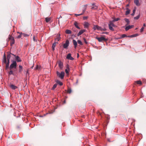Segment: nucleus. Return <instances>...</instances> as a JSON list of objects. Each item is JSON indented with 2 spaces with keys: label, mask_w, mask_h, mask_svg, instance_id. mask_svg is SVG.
<instances>
[{
  "label": "nucleus",
  "mask_w": 146,
  "mask_h": 146,
  "mask_svg": "<svg viewBox=\"0 0 146 146\" xmlns=\"http://www.w3.org/2000/svg\"><path fill=\"white\" fill-rule=\"evenodd\" d=\"M12 54L13 55H14L15 56V55H14V54H11V53H10L9 54L7 55V62H9V60L11 58V54Z\"/></svg>",
  "instance_id": "obj_10"
},
{
  "label": "nucleus",
  "mask_w": 146,
  "mask_h": 146,
  "mask_svg": "<svg viewBox=\"0 0 146 146\" xmlns=\"http://www.w3.org/2000/svg\"><path fill=\"white\" fill-rule=\"evenodd\" d=\"M108 26H109V28L110 30H112V31H114V29L112 27V26H110V25H108Z\"/></svg>",
  "instance_id": "obj_37"
},
{
  "label": "nucleus",
  "mask_w": 146,
  "mask_h": 146,
  "mask_svg": "<svg viewBox=\"0 0 146 146\" xmlns=\"http://www.w3.org/2000/svg\"><path fill=\"white\" fill-rule=\"evenodd\" d=\"M40 67L38 66V65H36L35 68V69L36 70L39 69Z\"/></svg>",
  "instance_id": "obj_42"
},
{
  "label": "nucleus",
  "mask_w": 146,
  "mask_h": 146,
  "mask_svg": "<svg viewBox=\"0 0 146 146\" xmlns=\"http://www.w3.org/2000/svg\"><path fill=\"white\" fill-rule=\"evenodd\" d=\"M79 56V54H78V57Z\"/></svg>",
  "instance_id": "obj_58"
},
{
  "label": "nucleus",
  "mask_w": 146,
  "mask_h": 146,
  "mask_svg": "<svg viewBox=\"0 0 146 146\" xmlns=\"http://www.w3.org/2000/svg\"><path fill=\"white\" fill-rule=\"evenodd\" d=\"M92 5H93V6H95L94 5V3H93L92 4Z\"/></svg>",
  "instance_id": "obj_55"
},
{
  "label": "nucleus",
  "mask_w": 146,
  "mask_h": 146,
  "mask_svg": "<svg viewBox=\"0 0 146 146\" xmlns=\"http://www.w3.org/2000/svg\"><path fill=\"white\" fill-rule=\"evenodd\" d=\"M130 11L129 10H127V11H126V13H125L126 15H127L129 14L130 13Z\"/></svg>",
  "instance_id": "obj_40"
},
{
  "label": "nucleus",
  "mask_w": 146,
  "mask_h": 146,
  "mask_svg": "<svg viewBox=\"0 0 146 146\" xmlns=\"http://www.w3.org/2000/svg\"><path fill=\"white\" fill-rule=\"evenodd\" d=\"M73 31H75V32H76V33L77 32V31H76L75 30H74V29H73Z\"/></svg>",
  "instance_id": "obj_52"
},
{
  "label": "nucleus",
  "mask_w": 146,
  "mask_h": 146,
  "mask_svg": "<svg viewBox=\"0 0 146 146\" xmlns=\"http://www.w3.org/2000/svg\"><path fill=\"white\" fill-rule=\"evenodd\" d=\"M113 22H112V21H110L109 23V24L108 25H110V26L114 27L115 26L114 24L113 23Z\"/></svg>",
  "instance_id": "obj_27"
},
{
  "label": "nucleus",
  "mask_w": 146,
  "mask_h": 146,
  "mask_svg": "<svg viewBox=\"0 0 146 146\" xmlns=\"http://www.w3.org/2000/svg\"><path fill=\"white\" fill-rule=\"evenodd\" d=\"M89 25V24L88 22H85L84 24V28H88Z\"/></svg>",
  "instance_id": "obj_12"
},
{
  "label": "nucleus",
  "mask_w": 146,
  "mask_h": 146,
  "mask_svg": "<svg viewBox=\"0 0 146 146\" xmlns=\"http://www.w3.org/2000/svg\"><path fill=\"white\" fill-rule=\"evenodd\" d=\"M87 17H83V19H87Z\"/></svg>",
  "instance_id": "obj_48"
},
{
  "label": "nucleus",
  "mask_w": 146,
  "mask_h": 146,
  "mask_svg": "<svg viewBox=\"0 0 146 146\" xmlns=\"http://www.w3.org/2000/svg\"><path fill=\"white\" fill-rule=\"evenodd\" d=\"M85 30H80L78 33L77 34V36H79L80 35H81V34H82L84 32H85Z\"/></svg>",
  "instance_id": "obj_17"
},
{
  "label": "nucleus",
  "mask_w": 146,
  "mask_h": 146,
  "mask_svg": "<svg viewBox=\"0 0 146 146\" xmlns=\"http://www.w3.org/2000/svg\"><path fill=\"white\" fill-rule=\"evenodd\" d=\"M58 43L57 42H55L54 43H53L52 45V49L53 51L54 50V48L55 47V46L56 45V44Z\"/></svg>",
  "instance_id": "obj_16"
},
{
  "label": "nucleus",
  "mask_w": 146,
  "mask_h": 146,
  "mask_svg": "<svg viewBox=\"0 0 146 146\" xmlns=\"http://www.w3.org/2000/svg\"><path fill=\"white\" fill-rule=\"evenodd\" d=\"M134 14H135V13H134V12H133L131 14V15H132V16H133L134 15Z\"/></svg>",
  "instance_id": "obj_49"
},
{
  "label": "nucleus",
  "mask_w": 146,
  "mask_h": 146,
  "mask_svg": "<svg viewBox=\"0 0 146 146\" xmlns=\"http://www.w3.org/2000/svg\"><path fill=\"white\" fill-rule=\"evenodd\" d=\"M56 73L59 78L61 79H63L64 78L65 74L64 72L62 71L60 73L58 71H56Z\"/></svg>",
  "instance_id": "obj_1"
},
{
  "label": "nucleus",
  "mask_w": 146,
  "mask_h": 146,
  "mask_svg": "<svg viewBox=\"0 0 146 146\" xmlns=\"http://www.w3.org/2000/svg\"><path fill=\"white\" fill-rule=\"evenodd\" d=\"M19 72L21 73L22 71H23V66L21 65H19Z\"/></svg>",
  "instance_id": "obj_23"
},
{
  "label": "nucleus",
  "mask_w": 146,
  "mask_h": 146,
  "mask_svg": "<svg viewBox=\"0 0 146 146\" xmlns=\"http://www.w3.org/2000/svg\"><path fill=\"white\" fill-rule=\"evenodd\" d=\"M3 62L5 63V64H6V69H8L9 68V62H7L5 54L4 56Z\"/></svg>",
  "instance_id": "obj_2"
},
{
  "label": "nucleus",
  "mask_w": 146,
  "mask_h": 146,
  "mask_svg": "<svg viewBox=\"0 0 146 146\" xmlns=\"http://www.w3.org/2000/svg\"><path fill=\"white\" fill-rule=\"evenodd\" d=\"M57 86V84H54L52 88V89L54 90L56 87Z\"/></svg>",
  "instance_id": "obj_36"
},
{
  "label": "nucleus",
  "mask_w": 146,
  "mask_h": 146,
  "mask_svg": "<svg viewBox=\"0 0 146 146\" xmlns=\"http://www.w3.org/2000/svg\"><path fill=\"white\" fill-rule=\"evenodd\" d=\"M60 17L62 18V17L60 16Z\"/></svg>",
  "instance_id": "obj_59"
},
{
  "label": "nucleus",
  "mask_w": 146,
  "mask_h": 146,
  "mask_svg": "<svg viewBox=\"0 0 146 146\" xmlns=\"http://www.w3.org/2000/svg\"><path fill=\"white\" fill-rule=\"evenodd\" d=\"M124 20L127 23V25H128L129 24L130 21L128 19L125 18L124 19Z\"/></svg>",
  "instance_id": "obj_24"
},
{
  "label": "nucleus",
  "mask_w": 146,
  "mask_h": 146,
  "mask_svg": "<svg viewBox=\"0 0 146 146\" xmlns=\"http://www.w3.org/2000/svg\"><path fill=\"white\" fill-rule=\"evenodd\" d=\"M9 86L13 90H15L17 88V86L12 84H11Z\"/></svg>",
  "instance_id": "obj_14"
},
{
  "label": "nucleus",
  "mask_w": 146,
  "mask_h": 146,
  "mask_svg": "<svg viewBox=\"0 0 146 146\" xmlns=\"http://www.w3.org/2000/svg\"><path fill=\"white\" fill-rule=\"evenodd\" d=\"M133 27V25H129L126 27L125 28V30L126 31H127L129 29L132 28Z\"/></svg>",
  "instance_id": "obj_13"
},
{
  "label": "nucleus",
  "mask_w": 146,
  "mask_h": 146,
  "mask_svg": "<svg viewBox=\"0 0 146 146\" xmlns=\"http://www.w3.org/2000/svg\"><path fill=\"white\" fill-rule=\"evenodd\" d=\"M59 67L60 68H62L63 67V64L62 62L60 61H59L58 62Z\"/></svg>",
  "instance_id": "obj_11"
},
{
  "label": "nucleus",
  "mask_w": 146,
  "mask_h": 146,
  "mask_svg": "<svg viewBox=\"0 0 146 146\" xmlns=\"http://www.w3.org/2000/svg\"><path fill=\"white\" fill-rule=\"evenodd\" d=\"M33 40L34 41H37V40L35 39V36H33Z\"/></svg>",
  "instance_id": "obj_47"
},
{
  "label": "nucleus",
  "mask_w": 146,
  "mask_h": 146,
  "mask_svg": "<svg viewBox=\"0 0 146 146\" xmlns=\"http://www.w3.org/2000/svg\"><path fill=\"white\" fill-rule=\"evenodd\" d=\"M93 29L94 30H95L96 29H97L98 30L100 31V30H101V27L97 25H94Z\"/></svg>",
  "instance_id": "obj_9"
},
{
  "label": "nucleus",
  "mask_w": 146,
  "mask_h": 146,
  "mask_svg": "<svg viewBox=\"0 0 146 146\" xmlns=\"http://www.w3.org/2000/svg\"><path fill=\"white\" fill-rule=\"evenodd\" d=\"M20 35H18L17 37V38H20L22 36V35H21V33H20Z\"/></svg>",
  "instance_id": "obj_41"
},
{
  "label": "nucleus",
  "mask_w": 146,
  "mask_h": 146,
  "mask_svg": "<svg viewBox=\"0 0 146 146\" xmlns=\"http://www.w3.org/2000/svg\"><path fill=\"white\" fill-rule=\"evenodd\" d=\"M28 74H29L28 73V71L27 70L26 72V76Z\"/></svg>",
  "instance_id": "obj_50"
},
{
  "label": "nucleus",
  "mask_w": 146,
  "mask_h": 146,
  "mask_svg": "<svg viewBox=\"0 0 146 146\" xmlns=\"http://www.w3.org/2000/svg\"><path fill=\"white\" fill-rule=\"evenodd\" d=\"M60 35L59 34L57 35V38H55V40H57L58 41H59L61 38L60 37Z\"/></svg>",
  "instance_id": "obj_18"
},
{
  "label": "nucleus",
  "mask_w": 146,
  "mask_h": 146,
  "mask_svg": "<svg viewBox=\"0 0 146 146\" xmlns=\"http://www.w3.org/2000/svg\"><path fill=\"white\" fill-rule=\"evenodd\" d=\"M143 26L144 27H145L146 26V25H145V23H144V24H143Z\"/></svg>",
  "instance_id": "obj_54"
},
{
  "label": "nucleus",
  "mask_w": 146,
  "mask_h": 146,
  "mask_svg": "<svg viewBox=\"0 0 146 146\" xmlns=\"http://www.w3.org/2000/svg\"><path fill=\"white\" fill-rule=\"evenodd\" d=\"M45 20L46 23H48L51 20V18L50 17H46L45 18Z\"/></svg>",
  "instance_id": "obj_22"
},
{
  "label": "nucleus",
  "mask_w": 146,
  "mask_h": 146,
  "mask_svg": "<svg viewBox=\"0 0 146 146\" xmlns=\"http://www.w3.org/2000/svg\"><path fill=\"white\" fill-rule=\"evenodd\" d=\"M134 3L137 6H139L140 5L139 0H134Z\"/></svg>",
  "instance_id": "obj_19"
},
{
  "label": "nucleus",
  "mask_w": 146,
  "mask_h": 146,
  "mask_svg": "<svg viewBox=\"0 0 146 146\" xmlns=\"http://www.w3.org/2000/svg\"><path fill=\"white\" fill-rule=\"evenodd\" d=\"M101 30H100V31H106V29L105 28H104L102 29L101 27Z\"/></svg>",
  "instance_id": "obj_46"
},
{
  "label": "nucleus",
  "mask_w": 146,
  "mask_h": 146,
  "mask_svg": "<svg viewBox=\"0 0 146 146\" xmlns=\"http://www.w3.org/2000/svg\"><path fill=\"white\" fill-rule=\"evenodd\" d=\"M144 29V28L143 27H142L141 29V30H140V32H142V31H143V30Z\"/></svg>",
  "instance_id": "obj_45"
},
{
  "label": "nucleus",
  "mask_w": 146,
  "mask_h": 146,
  "mask_svg": "<svg viewBox=\"0 0 146 146\" xmlns=\"http://www.w3.org/2000/svg\"><path fill=\"white\" fill-rule=\"evenodd\" d=\"M77 42L78 44H80L81 45H82L83 44L82 41L80 40H78L77 41Z\"/></svg>",
  "instance_id": "obj_31"
},
{
  "label": "nucleus",
  "mask_w": 146,
  "mask_h": 146,
  "mask_svg": "<svg viewBox=\"0 0 146 146\" xmlns=\"http://www.w3.org/2000/svg\"><path fill=\"white\" fill-rule=\"evenodd\" d=\"M127 37V36L126 35L123 34L121 35V37L120 38H124L125 37Z\"/></svg>",
  "instance_id": "obj_33"
},
{
  "label": "nucleus",
  "mask_w": 146,
  "mask_h": 146,
  "mask_svg": "<svg viewBox=\"0 0 146 146\" xmlns=\"http://www.w3.org/2000/svg\"><path fill=\"white\" fill-rule=\"evenodd\" d=\"M66 58L72 60H73L74 59V58L71 56V54L70 53H69L67 54Z\"/></svg>",
  "instance_id": "obj_8"
},
{
  "label": "nucleus",
  "mask_w": 146,
  "mask_h": 146,
  "mask_svg": "<svg viewBox=\"0 0 146 146\" xmlns=\"http://www.w3.org/2000/svg\"><path fill=\"white\" fill-rule=\"evenodd\" d=\"M134 35H135V36H138V35L137 34H134Z\"/></svg>",
  "instance_id": "obj_51"
},
{
  "label": "nucleus",
  "mask_w": 146,
  "mask_h": 146,
  "mask_svg": "<svg viewBox=\"0 0 146 146\" xmlns=\"http://www.w3.org/2000/svg\"><path fill=\"white\" fill-rule=\"evenodd\" d=\"M97 7L96 6V5H95L94 6V7H92L91 9H97Z\"/></svg>",
  "instance_id": "obj_38"
},
{
  "label": "nucleus",
  "mask_w": 146,
  "mask_h": 146,
  "mask_svg": "<svg viewBox=\"0 0 146 146\" xmlns=\"http://www.w3.org/2000/svg\"><path fill=\"white\" fill-rule=\"evenodd\" d=\"M67 66V69H66L65 70V72L66 73V74H68L69 73V72H68V70H69V68L68 67V65Z\"/></svg>",
  "instance_id": "obj_29"
},
{
  "label": "nucleus",
  "mask_w": 146,
  "mask_h": 146,
  "mask_svg": "<svg viewBox=\"0 0 146 146\" xmlns=\"http://www.w3.org/2000/svg\"><path fill=\"white\" fill-rule=\"evenodd\" d=\"M21 35H22V36H24V37H27L29 36V35L26 34L25 33H21Z\"/></svg>",
  "instance_id": "obj_35"
},
{
  "label": "nucleus",
  "mask_w": 146,
  "mask_h": 146,
  "mask_svg": "<svg viewBox=\"0 0 146 146\" xmlns=\"http://www.w3.org/2000/svg\"><path fill=\"white\" fill-rule=\"evenodd\" d=\"M120 20V19L119 18L114 19L113 21V22H114L115 21H117Z\"/></svg>",
  "instance_id": "obj_30"
},
{
  "label": "nucleus",
  "mask_w": 146,
  "mask_h": 146,
  "mask_svg": "<svg viewBox=\"0 0 146 146\" xmlns=\"http://www.w3.org/2000/svg\"><path fill=\"white\" fill-rule=\"evenodd\" d=\"M135 35H131L130 36H128V37H135Z\"/></svg>",
  "instance_id": "obj_44"
},
{
  "label": "nucleus",
  "mask_w": 146,
  "mask_h": 146,
  "mask_svg": "<svg viewBox=\"0 0 146 146\" xmlns=\"http://www.w3.org/2000/svg\"><path fill=\"white\" fill-rule=\"evenodd\" d=\"M16 60L17 62H21V59L18 56H15Z\"/></svg>",
  "instance_id": "obj_20"
},
{
  "label": "nucleus",
  "mask_w": 146,
  "mask_h": 146,
  "mask_svg": "<svg viewBox=\"0 0 146 146\" xmlns=\"http://www.w3.org/2000/svg\"><path fill=\"white\" fill-rule=\"evenodd\" d=\"M69 42L68 40H66L65 43L63 45V47L64 48H66L69 45Z\"/></svg>",
  "instance_id": "obj_6"
},
{
  "label": "nucleus",
  "mask_w": 146,
  "mask_h": 146,
  "mask_svg": "<svg viewBox=\"0 0 146 146\" xmlns=\"http://www.w3.org/2000/svg\"><path fill=\"white\" fill-rule=\"evenodd\" d=\"M73 44L74 45V48H76L77 45V42L75 40L73 39Z\"/></svg>",
  "instance_id": "obj_15"
},
{
  "label": "nucleus",
  "mask_w": 146,
  "mask_h": 146,
  "mask_svg": "<svg viewBox=\"0 0 146 146\" xmlns=\"http://www.w3.org/2000/svg\"><path fill=\"white\" fill-rule=\"evenodd\" d=\"M56 83L60 86H62L63 85L62 83L58 80L56 81Z\"/></svg>",
  "instance_id": "obj_26"
},
{
  "label": "nucleus",
  "mask_w": 146,
  "mask_h": 146,
  "mask_svg": "<svg viewBox=\"0 0 146 146\" xmlns=\"http://www.w3.org/2000/svg\"><path fill=\"white\" fill-rule=\"evenodd\" d=\"M82 117H84V116H82Z\"/></svg>",
  "instance_id": "obj_60"
},
{
  "label": "nucleus",
  "mask_w": 146,
  "mask_h": 146,
  "mask_svg": "<svg viewBox=\"0 0 146 146\" xmlns=\"http://www.w3.org/2000/svg\"><path fill=\"white\" fill-rule=\"evenodd\" d=\"M65 33L67 34H70L72 32L70 30L67 29Z\"/></svg>",
  "instance_id": "obj_28"
},
{
  "label": "nucleus",
  "mask_w": 146,
  "mask_h": 146,
  "mask_svg": "<svg viewBox=\"0 0 146 146\" xmlns=\"http://www.w3.org/2000/svg\"><path fill=\"white\" fill-rule=\"evenodd\" d=\"M17 67V63L15 61H13V62L11 64L9 67V69L10 70H11L12 68H16Z\"/></svg>",
  "instance_id": "obj_3"
},
{
  "label": "nucleus",
  "mask_w": 146,
  "mask_h": 146,
  "mask_svg": "<svg viewBox=\"0 0 146 146\" xmlns=\"http://www.w3.org/2000/svg\"><path fill=\"white\" fill-rule=\"evenodd\" d=\"M83 40H84V42L86 44H87V42L86 40V39L85 38H84Z\"/></svg>",
  "instance_id": "obj_43"
},
{
  "label": "nucleus",
  "mask_w": 146,
  "mask_h": 146,
  "mask_svg": "<svg viewBox=\"0 0 146 146\" xmlns=\"http://www.w3.org/2000/svg\"><path fill=\"white\" fill-rule=\"evenodd\" d=\"M9 38V40H11L10 44L12 46L13 44H14L15 43L14 38L13 37L11 36H10Z\"/></svg>",
  "instance_id": "obj_5"
},
{
  "label": "nucleus",
  "mask_w": 146,
  "mask_h": 146,
  "mask_svg": "<svg viewBox=\"0 0 146 146\" xmlns=\"http://www.w3.org/2000/svg\"><path fill=\"white\" fill-rule=\"evenodd\" d=\"M87 6V5H84V6L85 8H84V9L83 10V12L81 13L80 14H75V15L77 17L78 16H80V15H82L84 13V12L85 11L86 9V8Z\"/></svg>",
  "instance_id": "obj_7"
},
{
  "label": "nucleus",
  "mask_w": 146,
  "mask_h": 146,
  "mask_svg": "<svg viewBox=\"0 0 146 146\" xmlns=\"http://www.w3.org/2000/svg\"><path fill=\"white\" fill-rule=\"evenodd\" d=\"M135 9H134L133 11V12H134V13H135Z\"/></svg>",
  "instance_id": "obj_53"
},
{
  "label": "nucleus",
  "mask_w": 146,
  "mask_h": 146,
  "mask_svg": "<svg viewBox=\"0 0 146 146\" xmlns=\"http://www.w3.org/2000/svg\"><path fill=\"white\" fill-rule=\"evenodd\" d=\"M140 17V15L139 14L137 16L135 17L134 18V19L137 20Z\"/></svg>",
  "instance_id": "obj_32"
},
{
  "label": "nucleus",
  "mask_w": 146,
  "mask_h": 146,
  "mask_svg": "<svg viewBox=\"0 0 146 146\" xmlns=\"http://www.w3.org/2000/svg\"><path fill=\"white\" fill-rule=\"evenodd\" d=\"M72 90L70 88H68L67 90V92L68 93L70 94Z\"/></svg>",
  "instance_id": "obj_34"
},
{
  "label": "nucleus",
  "mask_w": 146,
  "mask_h": 146,
  "mask_svg": "<svg viewBox=\"0 0 146 146\" xmlns=\"http://www.w3.org/2000/svg\"><path fill=\"white\" fill-rule=\"evenodd\" d=\"M104 33H104L103 32V33H102V34H104Z\"/></svg>",
  "instance_id": "obj_57"
},
{
  "label": "nucleus",
  "mask_w": 146,
  "mask_h": 146,
  "mask_svg": "<svg viewBox=\"0 0 146 146\" xmlns=\"http://www.w3.org/2000/svg\"><path fill=\"white\" fill-rule=\"evenodd\" d=\"M74 25L78 29H80V28L78 26V23L76 21L74 23Z\"/></svg>",
  "instance_id": "obj_25"
},
{
  "label": "nucleus",
  "mask_w": 146,
  "mask_h": 146,
  "mask_svg": "<svg viewBox=\"0 0 146 146\" xmlns=\"http://www.w3.org/2000/svg\"><path fill=\"white\" fill-rule=\"evenodd\" d=\"M11 70L9 71V75H11V74H13V71H12L11 70Z\"/></svg>",
  "instance_id": "obj_39"
},
{
  "label": "nucleus",
  "mask_w": 146,
  "mask_h": 146,
  "mask_svg": "<svg viewBox=\"0 0 146 146\" xmlns=\"http://www.w3.org/2000/svg\"><path fill=\"white\" fill-rule=\"evenodd\" d=\"M135 83H136L137 84H140V85H141L142 84V83L140 80H138V81H135Z\"/></svg>",
  "instance_id": "obj_21"
},
{
  "label": "nucleus",
  "mask_w": 146,
  "mask_h": 146,
  "mask_svg": "<svg viewBox=\"0 0 146 146\" xmlns=\"http://www.w3.org/2000/svg\"><path fill=\"white\" fill-rule=\"evenodd\" d=\"M95 38L100 42H102L103 41H106L107 40V39L103 37H96Z\"/></svg>",
  "instance_id": "obj_4"
},
{
  "label": "nucleus",
  "mask_w": 146,
  "mask_h": 146,
  "mask_svg": "<svg viewBox=\"0 0 146 146\" xmlns=\"http://www.w3.org/2000/svg\"><path fill=\"white\" fill-rule=\"evenodd\" d=\"M64 103H65V101L64 100Z\"/></svg>",
  "instance_id": "obj_56"
}]
</instances>
